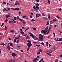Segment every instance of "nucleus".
Wrapping results in <instances>:
<instances>
[{
    "label": "nucleus",
    "instance_id": "f257e3e1",
    "mask_svg": "<svg viewBox=\"0 0 62 62\" xmlns=\"http://www.w3.org/2000/svg\"><path fill=\"white\" fill-rule=\"evenodd\" d=\"M43 36L41 34H39V38L38 39V40L41 41L43 40Z\"/></svg>",
    "mask_w": 62,
    "mask_h": 62
},
{
    "label": "nucleus",
    "instance_id": "f03ea898",
    "mask_svg": "<svg viewBox=\"0 0 62 62\" xmlns=\"http://www.w3.org/2000/svg\"><path fill=\"white\" fill-rule=\"evenodd\" d=\"M16 19H17V18H16V17H14V20H13L12 21V22L13 23H16Z\"/></svg>",
    "mask_w": 62,
    "mask_h": 62
},
{
    "label": "nucleus",
    "instance_id": "7ed1b4c3",
    "mask_svg": "<svg viewBox=\"0 0 62 62\" xmlns=\"http://www.w3.org/2000/svg\"><path fill=\"white\" fill-rule=\"evenodd\" d=\"M27 45L28 48H30V47L32 46V44L31 43H27Z\"/></svg>",
    "mask_w": 62,
    "mask_h": 62
},
{
    "label": "nucleus",
    "instance_id": "20e7f679",
    "mask_svg": "<svg viewBox=\"0 0 62 62\" xmlns=\"http://www.w3.org/2000/svg\"><path fill=\"white\" fill-rule=\"evenodd\" d=\"M47 31H46V30H42L41 32L42 33H46V32H47Z\"/></svg>",
    "mask_w": 62,
    "mask_h": 62
},
{
    "label": "nucleus",
    "instance_id": "39448f33",
    "mask_svg": "<svg viewBox=\"0 0 62 62\" xmlns=\"http://www.w3.org/2000/svg\"><path fill=\"white\" fill-rule=\"evenodd\" d=\"M12 55L14 57H15L16 56V54L15 53H13L12 54Z\"/></svg>",
    "mask_w": 62,
    "mask_h": 62
},
{
    "label": "nucleus",
    "instance_id": "423d86ee",
    "mask_svg": "<svg viewBox=\"0 0 62 62\" xmlns=\"http://www.w3.org/2000/svg\"><path fill=\"white\" fill-rule=\"evenodd\" d=\"M15 6L16 5H20V3L18 2V1H16L15 4Z\"/></svg>",
    "mask_w": 62,
    "mask_h": 62
},
{
    "label": "nucleus",
    "instance_id": "0eeeda50",
    "mask_svg": "<svg viewBox=\"0 0 62 62\" xmlns=\"http://www.w3.org/2000/svg\"><path fill=\"white\" fill-rule=\"evenodd\" d=\"M11 47L9 45H8L7 46V48L8 50H10V49Z\"/></svg>",
    "mask_w": 62,
    "mask_h": 62
},
{
    "label": "nucleus",
    "instance_id": "6e6552de",
    "mask_svg": "<svg viewBox=\"0 0 62 62\" xmlns=\"http://www.w3.org/2000/svg\"><path fill=\"white\" fill-rule=\"evenodd\" d=\"M29 34L30 36L32 38L33 36H34V35L31 32L29 33Z\"/></svg>",
    "mask_w": 62,
    "mask_h": 62
},
{
    "label": "nucleus",
    "instance_id": "1a4fd4ad",
    "mask_svg": "<svg viewBox=\"0 0 62 62\" xmlns=\"http://www.w3.org/2000/svg\"><path fill=\"white\" fill-rule=\"evenodd\" d=\"M32 38L33 39H35V40H37L38 39L37 38V37H36L35 36H33L32 37Z\"/></svg>",
    "mask_w": 62,
    "mask_h": 62
},
{
    "label": "nucleus",
    "instance_id": "9d476101",
    "mask_svg": "<svg viewBox=\"0 0 62 62\" xmlns=\"http://www.w3.org/2000/svg\"><path fill=\"white\" fill-rule=\"evenodd\" d=\"M33 9H34L35 10H37V8H36V7H35V6H33Z\"/></svg>",
    "mask_w": 62,
    "mask_h": 62
},
{
    "label": "nucleus",
    "instance_id": "9b49d317",
    "mask_svg": "<svg viewBox=\"0 0 62 62\" xmlns=\"http://www.w3.org/2000/svg\"><path fill=\"white\" fill-rule=\"evenodd\" d=\"M38 16L39 15V16H40V14H36V17L37 18H38Z\"/></svg>",
    "mask_w": 62,
    "mask_h": 62
},
{
    "label": "nucleus",
    "instance_id": "f8f14e48",
    "mask_svg": "<svg viewBox=\"0 0 62 62\" xmlns=\"http://www.w3.org/2000/svg\"><path fill=\"white\" fill-rule=\"evenodd\" d=\"M0 45H3V46H5V44H4V43L3 42V43H1L0 44Z\"/></svg>",
    "mask_w": 62,
    "mask_h": 62
},
{
    "label": "nucleus",
    "instance_id": "ddd939ff",
    "mask_svg": "<svg viewBox=\"0 0 62 62\" xmlns=\"http://www.w3.org/2000/svg\"><path fill=\"white\" fill-rule=\"evenodd\" d=\"M30 38V37L29 36H27L26 37V39H29Z\"/></svg>",
    "mask_w": 62,
    "mask_h": 62
},
{
    "label": "nucleus",
    "instance_id": "4468645a",
    "mask_svg": "<svg viewBox=\"0 0 62 62\" xmlns=\"http://www.w3.org/2000/svg\"><path fill=\"white\" fill-rule=\"evenodd\" d=\"M47 1L48 2L49 4V5H50V4H51V2L50 1V0H47Z\"/></svg>",
    "mask_w": 62,
    "mask_h": 62
},
{
    "label": "nucleus",
    "instance_id": "2eb2a0df",
    "mask_svg": "<svg viewBox=\"0 0 62 62\" xmlns=\"http://www.w3.org/2000/svg\"><path fill=\"white\" fill-rule=\"evenodd\" d=\"M10 31L11 32H12V33H14L15 32V31L12 30Z\"/></svg>",
    "mask_w": 62,
    "mask_h": 62
},
{
    "label": "nucleus",
    "instance_id": "dca6fc26",
    "mask_svg": "<svg viewBox=\"0 0 62 62\" xmlns=\"http://www.w3.org/2000/svg\"><path fill=\"white\" fill-rule=\"evenodd\" d=\"M20 33L21 34H24V32L23 31H20Z\"/></svg>",
    "mask_w": 62,
    "mask_h": 62
},
{
    "label": "nucleus",
    "instance_id": "f3484780",
    "mask_svg": "<svg viewBox=\"0 0 62 62\" xmlns=\"http://www.w3.org/2000/svg\"><path fill=\"white\" fill-rule=\"evenodd\" d=\"M39 52L40 53H42V50L41 49L39 50Z\"/></svg>",
    "mask_w": 62,
    "mask_h": 62
},
{
    "label": "nucleus",
    "instance_id": "a211bd4d",
    "mask_svg": "<svg viewBox=\"0 0 62 62\" xmlns=\"http://www.w3.org/2000/svg\"><path fill=\"white\" fill-rule=\"evenodd\" d=\"M46 46H48V42H46Z\"/></svg>",
    "mask_w": 62,
    "mask_h": 62
},
{
    "label": "nucleus",
    "instance_id": "6ab92c4d",
    "mask_svg": "<svg viewBox=\"0 0 62 62\" xmlns=\"http://www.w3.org/2000/svg\"><path fill=\"white\" fill-rule=\"evenodd\" d=\"M29 27H28L27 29L25 31V32H27V31L28 30V29H29Z\"/></svg>",
    "mask_w": 62,
    "mask_h": 62
},
{
    "label": "nucleus",
    "instance_id": "aec40b11",
    "mask_svg": "<svg viewBox=\"0 0 62 62\" xmlns=\"http://www.w3.org/2000/svg\"><path fill=\"white\" fill-rule=\"evenodd\" d=\"M27 42H28V43H31V41L29 40H28L27 41Z\"/></svg>",
    "mask_w": 62,
    "mask_h": 62
},
{
    "label": "nucleus",
    "instance_id": "412c9836",
    "mask_svg": "<svg viewBox=\"0 0 62 62\" xmlns=\"http://www.w3.org/2000/svg\"><path fill=\"white\" fill-rule=\"evenodd\" d=\"M50 53H47V54H48V55H49L50 56H51V54Z\"/></svg>",
    "mask_w": 62,
    "mask_h": 62
},
{
    "label": "nucleus",
    "instance_id": "4be33fe9",
    "mask_svg": "<svg viewBox=\"0 0 62 62\" xmlns=\"http://www.w3.org/2000/svg\"><path fill=\"white\" fill-rule=\"evenodd\" d=\"M56 17L57 18H58V19H60V17H59V16H56Z\"/></svg>",
    "mask_w": 62,
    "mask_h": 62
},
{
    "label": "nucleus",
    "instance_id": "5701e85b",
    "mask_svg": "<svg viewBox=\"0 0 62 62\" xmlns=\"http://www.w3.org/2000/svg\"><path fill=\"white\" fill-rule=\"evenodd\" d=\"M45 30H46V31H47L48 30V28L47 27H46L45 28Z\"/></svg>",
    "mask_w": 62,
    "mask_h": 62
},
{
    "label": "nucleus",
    "instance_id": "b1692460",
    "mask_svg": "<svg viewBox=\"0 0 62 62\" xmlns=\"http://www.w3.org/2000/svg\"><path fill=\"white\" fill-rule=\"evenodd\" d=\"M7 16H8V17H10V14H8L7 15Z\"/></svg>",
    "mask_w": 62,
    "mask_h": 62
},
{
    "label": "nucleus",
    "instance_id": "393cba45",
    "mask_svg": "<svg viewBox=\"0 0 62 62\" xmlns=\"http://www.w3.org/2000/svg\"><path fill=\"white\" fill-rule=\"evenodd\" d=\"M48 19H50V15H48Z\"/></svg>",
    "mask_w": 62,
    "mask_h": 62
},
{
    "label": "nucleus",
    "instance_id": "a878e982",
    "mask_svg": "<svg viewBox=\"0 0 62 62\" xmlns=\"http://www.w3.org/2000/svg\"><path fill=\"white\" fill-rule=\"evenodd\" d=\"M10 46H13V44L12 43H11L10 44Z\"/></svg>",
    "mask_w": 62,
    "mask_h": 62
},
{
    "label": "nucleus",
    "instance_id": "bb28decb",
    "mask_svg": "<svg viewBox=\"0 0 62 62\" xmlns=\"http://www.w3.org/2000/svg\"><path fill=\"white\" fill-rule=\"evenodd\" d=\"M36 9H39V7L38 6H36Z\"/></svg>",
    "mask_w": 62,
    "mask_h": 62
},
{
    "label": "nucleus",
    "instance_id": "cd10ccee",
    "mask_svg": "<svg viewBox=\"0 0 62 62\" xmlns=\"http://www.w3.org/2000/svg\"><path fill=\"white\" fill-rule=\"evenodd\" d=\"M15 10H19V8H15Z\"/></svg>",
    "mask_w": 62,
    "mask_h": 62
},
{
    "label": "nucleus",
    "instance_id": "c85d7f7f",
    "mask_svg": "<svg viewBox=\"0 0 62 62\" xmlns=\"http://www.w3.org/2000/svg\"><path fill=\"white\" fill-rule=\"evenodd\" d=\"M50 24H53V21H51L50 22Z\"/></svg>",
    "mask_w": 62,
    "mask_h": 62
},
{
    "label": "nucleus",
    "instance_id": "c756f323",
    "mask_svg": "<svg viewBox=\"0 0 62 62\" xmlns=\"http://www.w3.org/2000/svg\"><path fill=\"white\" fill-rule=\"evenodd\" d=\"M34 60L36 61H37V60H38V59L37 58H35L34 59Z\"/></svg>",
    "mask_w": 62,
    "mask_h": 62
},
{
    "label": "nucleus",
    "instance_id": "7c9ffc66",
    "mask_svg": "<svg viewBox=\"0 0 62 62\" xmlns=\"http://www.w3.org/2000/svg\"><path fill=\"white\" fill-rule=\"evenodd\" d=\"M6 9L5 8H4L3 9V12H4L5 11H6Z\"/></svg>",
    "mask_w": 62,
    "mask_h": 62
},
{
    "label": "nucleus",
    "instance_id": "2f4dec72",
    "mask_svg": "<svg viewBox=\"0 0 62 62\" xmlns=\"http://www.w3.org/2000/svg\"><path fill=\"white\" fill-rule=\"evenodd\" d=\"M41 61L42 62H44V61H43V58L41 59Z\"/></svg>",
    "mask_w": 62,
    "mask_h": 62
},
{
    "label": "nucleus",
    "instance_id": "473e14b6",
    "mask_svg": "<svg viewBox=\"0 0 62 62\" xmlns=\"http://www.w3.org/2000/svg\"><path fill=\"white\" fill-rule=\"evenodd\" d=\"M59 41H62V38L61 39L60 38L59 39Z\"/></svg>",
    "mask_w": 62,
    "mask_h": 62
},
{
    "label": "nucleus",
    "instance_id": "72a5a7b5",
    "mask_svg": "<svg viewBox=\"0 0 62 62\" xmlns=\"http://www.w3.org/2000/svg\"><path fill=\"white\" fill-rule=\"evenodd\" d=\"M51 27H49V29L48 30L50 31V30H51Z\"/></svg>",
    "mask_w": 62,
    "mask_h": 62
},
{
    "label": "nucleus",
    "instance_id": "f704fd0d",
    "mask_svg": "<svg viewBox=\"0 0 62 62\" xmlns=\"http://www.w3.org/2000/svg\"><path fill=\"white\" fill-rule=\"evenodd\" d=\"M19 15L20 16L21 15V12H19Z\"/></svg>",
    "mask_w": 62,
    "mask_h": 62
},
{
    "label": "nucleus",
    "instance_id": "c9c22d12",
    "mask_svg": "<svg viewBox=\"0 0 62 62\" xmlns=\"http://www.w3.org/2000/svg\"><path fill=\"white\" fill-rule=\"evenodd\" d=\"M26 16H23L22 18H26Z\"/></svg>",
    "mask_w": 62,
    "mask_h": 62
},
{
    "label": "nucleus",
    "instance_id": "e433bc0d",
    "mask_svg": "<svg viewBox=\"0 0 62 62\" xmlns=\"http://www.w3.org/2000/svg\"><path fill=\"white\" fill-rule=\"evenodd\" d=\"M30 17L31 18H33V17L31 15H30Z\"/></svg>",
    "mask_w": 62,
    "mask_h": 62
},
{
    "label": "nucleus",
    "instance_id": "4c0bfd02",
    "mask_svg": "<svg viewBox=\"0 0 62 62\" xmlns=\"http://www.w3.org/2000/svg\"><path fill=\"white\" fill-rule=\"evenodd\" d=\"M36 46H37V47L40 46V45H37V44L36 45Z\"/></svg>",
    "mask_w": 62,
    "mask_h": 62
},
{
    "label": "nucleus",
    "instance_id": "58836bf2",
    "mask_svg": "<svg viewBox=\"0 0 62 62\" xmlns=\"http://www.w3.org/2000/svg\"><path fill=\"white\" fill-rule=\"evenodd\" d=\"M9 23H12V21H9Z\"/></svg>",
    "mask_w": 62,
    "mask_h": 62
},
{
    "label": "nucleus",
    "instance_id": "ea45409f",
    "mask_svg": "<svg viewBox=\"0 0 62 62\" xmlns=\"http://www.w3.org/2000/svg\"><path fill=\"white\" fill-rule=\"evenodd\" d=\"M15 38L16 39H19L18 38H17L16 37H15Z\"/></svg>",
    "mask_w": 62,
    "mask_h": 62
},
{
    "label": "nucleus",
    "instance_id": "a19ab883",
    "mask_svg": "<svg viewBox=\"0 0 62 62\" xmlns=\"http://www.w3.org/2000/svg\"><path fill=\"white\" fill-rule=\"evenodd\" d=\"M33 30H34V31H35V30H36V28H33Z\"/></svg>",
    "mask_w": 62,
    "mask_h": 62
},
{
    "label": "nucleus",
    "instance_id": "79ce46f5",
    "mask_svg": "<svg viewBox=\"0 0 62 62\" xmlns=\"http://www.w3.org/2000/svg\"><path fill=\"white\" fill-rule=\"evenodd\" d=\"M19 41H20V40H17L16 42L17 43H19Z\"/></svg>",
    "mask_w": 62,
    "mask_h": 62
},
{
    "label": "nucleus",
    "instance_id": "37998d69",
    "mask_svg": "<svg viewBox=\"0 0 62 62\" xmlns=\"http://www.w3.org/2000/svg\"><path fill=\"white\" fill-rule=\"evenodd\" d=\"M22 23L24 24H25V23L24 21H23Z\"/></svg>",
    "mask_w": 62,
    "mask_h": 62
},
{
    "label": "nucleus",
    "instance_id": "c03bdc74",
    "mask_svg": "<svg viewBox=\"0 0 62 62\" xmlns=\"http://www.w3.org/2000/svg\"><path fill=\"white\" fill-rule=\"evenodd\" d=\"M17 18L18 20V19H20V18H19V17L18 16H17Z\"/></svg>",
    "mask_w": 62,
    "mask_h": 62
},
{
    "label": "nucleus",
    "instance_id": "a18cd8bd",
    "mask_svg": "<svg viewBox=\"0 0 62 62\" xmlns=\"http://www.w3.org/2000/svg\"><path fill=\"white\" fill-rule=\"evenodd\" d=\"M55 21H56V20L55 19L53 20L52 21L53 22H55Z\"/></svg>",
    "mask_w": 62,
    "mask_h": 62
},
{
    "label": "nucleus",
    "instance_id": "49530a36",
    "mask_svg": "<svg viewBox=\"0 0 62 62\" xmlns=\"http://www.w3.org/2000/svg\"><path fill=\"white\" fill-rule=\"evenodd\" d=\"M16 39H15L14 40V42H16Z\"/></svg>",
    "mask_w": 62,
    "mask_h": 62
},
{
    "label": "nucleus",
    "instance_id": "de8ad7c7",
    "mask_svg": "<svg viewBox=\"0 0 62 62\" xmlns=\"http://www.w3.org/2000/svg\"><path fill=\"white\" fill-rule=\"evenodd\" d=\"M37 54H40V52H38Z\"/></svg>",
    "mask_w": 62,
    "mask_h": 62
},
{
    "label": "nucleus",
    "instance_id": "09e8293b",
    "mask_svg": "<svg viewBox=\"0 0 62 62\" xmlns=\"http://www.w3.org/2000/svg\"><path fill=\"white\" fill-rule=\"evenodd\" d=\"M35 20L34 19H32L31 20V21H32V22H34Z\"/></svg>",
    "mask_w": 62,
    "mask_h": 62
},
{
    "label": "nucleus",
    "instance_id": "8fccbe9b",
    "mask_svg": "<svg viewBox=\"0 0 62 62\" xmlns=\"http://www.w3.org/2000/svg\"><path fill=\"white\" fill-rule=\"evenodd\" d=\"M41 44L42 45H44V43H43V42H42V43H41Z\"/></svg>",
    "mask_w": 62,
    "mask_h": 62
},
{
    "label": "nucleus",
    "instance_id": "3c124183",
    "mask_svg": "<svg viewBox=\"0 0 62 62\" xmlns=\"http://www.w3.org/2000/svg\"><path fill=\"white\" fill-rule=\"evenodd\" d=\"M42 16H45V15H44L43 13H42Z\"/></svg>",
    "mask_w": 62,
    "mask_h": 62
},
{
    "label": "nucleus",
    "instance_id": "603ef678",
    "mask_svg": "<svg viewBox=\"0 0 62 62\" xmlns=\"http://www.w3.org/2000/svg\"><path fill=\"white\" fill-rule=\"evenodd\" d=\"M31 15H32V16H33V14L32 13H31Z\"/></svg>",
    "mask_w": 62,
    "mask_h": 62
},
{
    "label": "nucleus",
    "instance_id": "864d4df0",
    "mask_svg": "<svg viewBox=\"0 0 62 62\" xmlns=\"http://www.w3.org/2000/svg\"><path fill=\"white\" fill-rule=\"evenodd\" d=\"M12 60V62H13V61H15V60L13 59V60Z\"/></svg>",
    "mask_w": 62,
    "mask_h": 62
},
{
    "label": "nucleus",
    "instance_id": "5fc2aeb1",
    "mask_svg": "<svg viewBox=\"0 0 62 62\" xmlns=\"http://www.w3.org/2000/svg\"><path fill=\"white\" fill-rule=\"evenodd\" d=\"M7 9L8 10H9V11H10V8H7Z\"/></svg>",
    "mask_w": 62,
    "mask_h": 62
},
{
    "label": "nucleus",
    "instance_id": "6e6d98bb",
    "mask_svg": "<svg viewBox=\"0 0 62 62\" xmlns=\"http://www.w3.org/2000/svg\"><path fill=\"white\" fill-rule=\"evenodd\" d=\"M6 18H9L8 16H7V15L6 16Z\"/></svg>",
    "mask_w": 62,
    "mask_h": 62
},
{
    "label": "nucleus",
    "instance_id": "4d7b16f0",
    "mask_svg": "<svg viewBox=\"0 0 62 62\" xmlns=\"http://www.w3.org/2000/svg\"><path fill=\"white\" fill-rule=\"evenodd\" d=\"M53 34L54 35V37H55V33L54 32H53Z\"/></svg>",
    "mask_w": 62,
    "mask_h": 62
},
{
    "label": "nucleus",
    "instance_id": "13d9d810",
    "mask_svg": "<svg viewBox=\"0 0 62 62\" xmlns=\"http://www.w3.org/2000/svg\"><path fill=\"white\" fill-rule=\"evenodd\" d=\"M50 37H51L50 36H48L47 38L48 39H49V38H50Z\"/></svg>",
    "mask_w": 62,
    "mask_h": 62
},
{
    "label": "nucleus",
    "instance_id": "bf43d9fd",
    "mask_svg": "<svg viewBox=\"0 0 62 62\" xmlns=\"http://www.w3.org/2000/svg\"><path fill=\"white\" fill-rule=\"evenodd\" d=\"M5 21L7 23V22H8V19H7L5 20Z\"/></svg>",
    "mask_w": 62,
    "mask_h": 62
},
{
    "label": "nucleus",
    "instance_id": "052dcab7",
    "mask_svg": "<svg viewBox=\"0 0 62 62\" xmlns=\"http://www.w3.org/2000/svg\"><path fill=\"white\" fill-rule=\"evenodd\" d=\"M36 2H39V0H36Z\"/></svg>",
    "mask_w": 62,
    "mask_h": 62
},
{
    "label": "nucleus",
    "instance_id": "680f3d73",
    "mask_svg": "<svg viewBox=\"0 0 62 62\" xmlns=\"http://www.w3.org/2000/svg\"><path fill=\"white\" fill-rule=\"evenodd\" d=\"M9 62H12L11 60H9Z\"/></svg>",
    "mask_w": 62,
    "mask_h": 62
},
{
    "label": "nucleus",
    "instance_id": "e2e57ef3",
    "mask_svg": "<svg viewBox=\"0 0 62 62\" xmlns=\"http://www.w3.org/2000/svg\"><path fill=\"white\" fill-rule=\"evenodd\" d=\"M61 9H61V8H60V9H59V10L60 11H61Z\"/></svg>",
    "mask_w": 62,
    "mask_h": 62
},
{
    "label": "nucleus",
    "instance_id": "0e129e2a",
    "mask_svg": "<svg viewBox=\"0 0 62 62\" xmlns=\"http://www.w3.org/2000/svg\"><path fill=\"white\" fill-rule=\"evenodd\" d=\"M29 48L30 47H28V48H27V51H28L29 50Z\"/></svg>",
    "mask_w": 62,
    "mask_h": 62
},
{
    "label": "nucleus",
    "instance_id": "69168bd1",
    "mask_svg": "<svg viewBox=\"0 0 62 62\" xmlns=\"http://www.w3.org/2000/svg\"><path fill=\"white\" fill-rule=\"evenodd\" d=\"M58 62V60H57L55 62Z\"/></svg>",
    "mask_w": 62,
    "mask_h": 62
},
{
    "label": "nucleus",
    "instance_id": "338daca9",
    "mask_svg": "<svg viewBox=\"0 0 62 62\" xmlns=\"http://www.w3.org/2000/svg\"><path fill=\"white\" fill-rule=\"evenodd\" d=\"M4 24L3 23H2V24L1 25V26H2L4 25Z\"/></svg>",
    "mask_w": 62,
    "mask_h": 62
},
{
    "label": "nucleus",
    "instance_id": "774afa93",
    "mask_svg": "<svg viewBox=\"0 0 62 62\" xmlns=\"http://www.w3.org/2000/svg\"><path fill=\"white\" fill-rule=\"evenodd\" d=\"M37 62V61L34 60V61H33L32 62Z\"/></svg>",
    "mask_w": 62,
    "mask_h": 62
}]
</instances>
